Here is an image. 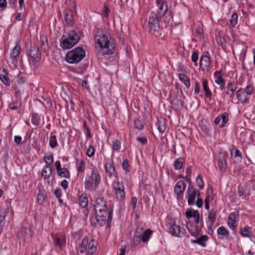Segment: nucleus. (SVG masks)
I'll return each instance as SVG.
<instances>
[{
    "label": "nucleus",
    "mask_w": 255,
    "mask_h": 255,
    "mask_svg": "<svg viewBox=\"0 0 255 255\" xmlns=\"http://www.w3.org/2000/svg\"><path fill=\"white\" fill-rule=\"evenodd\" d=\"M94 205L98 223L100 226H103L107 223L108 227H110L112 219L113 210H109L106 202L101 198L96 199Z\"/></svg>",
    "instance_id": "f257e3e1"
},
{
    "label": "nucleus",
    "mask_w": 255,
    "mask_h": 255,
    "mask_svg": "<svg viewBox=\"0 0 255 255\" xmlns=\"http://www.w3.org/2000/svg\"><path fill=\"white\" fill-rule=\"evenodd\" d=\"M110 37L109 34L104 32L102 29H97L95 35V41L96 44H98L101 51H102L104 55L112 54L114 52L115 45L110 41Z\"/></svg>",
    "instance_id": "f03ea898"
},
{
    "label": "nucleus",
    "mask_w": 255,
    "mask_h": 255,
    "mask_svg": "<svg viewBox=\"0 0 255 255\" xmlns=\"http://www.w3.org/2000/svg\"><path fill=\"white\" fill-rule=\"evenodd\" d=\"M161 18L156 13L151 12L147 25L144 24V29L148 30L151 34L158 37L161 35V28L159 25V20Z\"/></svg>",
    "instance_id": "7ed1b4c3"
},
{
    "label": "nucleus",
    "mask_w": 255,
    "mask_h": 255,
    "mask_svg": "<svg viewBox=\"0 0 255 255\" xmlns=\"http://www.w3.org/2000/svg\"><path fill=\"white\" fill-rule=\"evenodd\" d=\"M82 32L70 30L67 34L63 35L61 38L60 46L63 49H69L76 44L80 40Z\"/></svg>",
    "instance_id": "20e7f679"
},
{
    "label": "nucleus",
    "mask_w": 255,
    "mask_h": 255,
    "mask_svg": "<svg viewBox=\"0 0 255 255\" xmlns=\"http://www.w3.org/2000/svg\"><path fill=\"white\" fill-rule=\"evenodd\" d=\"M85 51L82 47H77L67 53L66 60L71 64L77 63L85 57Z\"/></svg>",
    "instance_id": "39448f33"
},
{
    "label": "nucleus",
    "mask_w": 255,
    "mask_h": 255,
    "mask_svg": "<svg viewBox=\"0 0 255 255\" xmlns=\"http://www.w3.org/2000/svg\"><path fill=\"white\" fill-rule=\"evenodd\" d=\"M27 54L31 59L33 63L38 62L41 59V53L38 46L35 44L30 45Z\"/></svg>",
    "instance_id": "423d86ee"
},
{
    "label": "nucleus",
    "mask_w": 255,
    "mask_h": 255,
    "mask_svg": "<svg viewBox=\"0 0 255 255\" xmlns=\"http://www.w3.org/2000/svg\"><path fill=\"white\" fill-rule=\"evenodd\" d=\"M228 154L227 152L220 151L217 158V162L219 169L222 172H225L227 169V158Z\"/></svg>",
    "instance_id": "0eeeda50"
},
{
    "label": "nucleus",
    "mask_w": 255,
    "mask_h": 255,
    "mask_svg": "<svg viewBox=\"0 0 255 255\" xmlns=\"http://www.w3.org/2000/svg\"><path fill=\"white\" fill-rule=\"evenodd\" d=\"M188 193V204L191 206L194 205L196 195L198 197L200 193L199 192L197 193L196 189L192 186H189L187 190Z\"/></svg>",
    "instance_id": "6e6552de"
},
{
    "label": "nucleus",
    "mask_w": 255,
    "mask_h": 255,
    "mask_svg": "<svg viewBox=\"0 0 255 255\" xmlns=\"http://www.w3.org/2000/svg\"><path fill=\"white\" fill-rule=\"evenodd\" d=\"M156 3L158 7L157 15L161 18L166 13L168 9L167 3L164 0H156Z\"/></svg>",
    "instance_id": "1a4fd4ad"
},
{
    "label": "nucleus",
    "mask_w": 255,
    "mask_h": 255,
    "mask_svg": "<svg viewBox=\"0 0 255 255\" xmlns=\"http://www.w3.org/2000/svg\"><path fill=\"white\" fill-rule=\"evenodd\" d=\"M186 184L183 181H178L174 188V193L176 194L177 199L182 197L185 190Z\"/></svg>",
    "instance_id": "9d476101"
},
{
    "label": "nucleus",
    "mask_w": 255,
    "mask_h": 255,
    "mask_svg": "<svg viewBox=\"0 0 255 255\" xmlns=\"http://www.w3.org/2000/svg\"><path fill=\"white\" fill-rule=\"evenodd\" d=\"M237 97L239 101L241 103L247 102L249 99V96L246 93L244 89L241 88L237 92Z\"/></svg>",
    "instance_id": "9b49d317"
},
{
    "label": "nucleus",
    "mask_w": 255,
    "mask_h": 255,
    "mask_svg": "<svg viewBox=\"0 0 255 255\" xmlns=\"http://www.w3.org/2000/svg\"><path fill=\"white\" fill-rule=\"evenodd\" d=\"M0 79L6 86L10 85V82L7 76V72L5 68L0 69Z\"/></svg>",
    "instance_id": "f8f14e48"
},
{
    "label": "nucleus",
    "mask_w": 255,
    "mask_h": 255,
    "mask_svg": "<svg viewBox=\"0 0 255 255\" xmlns=\"http://www.w3.org/2000/svg\"><path fill=\"white\" fill-rule=\"evenodd\" d=\"M55 245L59 248H61L63 245L65 244L66 239L63 235H58L54 238Z\"/></svg>",
    "instance_id": "ddd939ff"
},
{
    "label": "nucleus",
    "mask_w": 255,
    "mask_h": 255,
    "mask_svg": "<svg viewBox=\"0 0 255 255\" xmlns=\"http://www.w3.org/2000/svg\"><path fill=\"white\" fill-rule=\"evenodd\" d=\"M208 80L206 79L203 80V89L204 91L205 92V98L211 100L212 96V92H211L209 87H208Z\"/></svg>",
    "instance_id": "4468645a"
},
{
    "label": "nucleus",
    "mask_w": 255,
    "mask_h": 255,
    "mask_svg": "<svg viewBox=\"0 0 255 255\" xmlns=\"http://www.w3.org/2000/svg\"><path fill=\"white\" fill-rule=\"evenodd\" d=\"M169 231L172 235L177 237L180 236V234L181 232L180 226L176 225L174 223L170 227Z\"/></svg>",
    "instance_id": "2eb2a0df"
},
{
    "label": "nucleus",
    "mask_w": 255,
    "mask_h": 255,
    "mask_svg": "<svg viewBox=\"0 0 255 255\" xmlns=\"http://www.w3.org/2000/svg\"><path fill=\"white\" fill-rule=\"evenodd\" d=\"M218 235L222 236V237H219V239H223L225 238L226 239H229V233L228 231L223 226L220 227L217 230Z\"/></svg>",
    "instance_id": "dca6fc26"
},
{
    "label": "nucleus",
    "mask_w": 255,
    "mask_h": 255,
    "mask_svg": "<svg viewBox=\"0 0 255 255\" xmlns=\"http://www.w3.org/2000/svg\"><path fill=\"white\" fill-rule=\"evenodd\" d=\"M235 215L233 213L230 214L228 217V224L232 230H234L236 227V223L235 222Z\"/></svg>",
    "instance_id": "f3484780"
},
{
    "label": "nucleus",
    "mask_w": 255,
    "mask_h": 255,
    "mask_svg": "<svg viewBox=\"0 0 255 255\" xmlns=\"http://www.w3.org/2000/svg\"><path fill=\"white\" fill-rule=\"evenodd\" d=\"M177 93L175 94L172 95V93L170 94V102L172 104L180 105L181 107L183 106V101L181 99L178 98Z\"/></svg>",
    "instance_id": "a211bd4d"
},
{
    "label": "nucleus",
    "mask_w": 255,
    "mask_h": 255,
    "mask_svg": "<svg viewBox=\"0 0 255 255\" xmlns=\"http://www.w3.org/2000/svg\"><path fill=\"white\" fill-rule=\"evenodd\" d=\"M65 20L66 23L69 25H72L73 23V16L72 12L71 10H66L64 12Z\"/></svg>",
    "instance_id": "6ab92c4d"
},
{
    "label": "nucleus",
    "mask_w": 255,
    "mask_h": 255,
    "mask_svg": "<svg viewBox=\"0 0 255 255\" xmlns=\"http://www.w3.org/2000/svg\"><path fill=\"white\" fill-rule=\"evenodd\" d=\"M208 240V237L206 235L202 236L201 237L199 238H197V240H192V243H196L200 245H201L202 247H205L206 243L205 242Z\"/></svg>",
    "instance_id": "aec40b11"
},
{
    "label": "nucleus",
    "mask_w": 255,
    "mask_h": 255,
    "mask_svg": "<svg viewBox=\"0 0 255 255\" xmlns=\"http://www.w3.org/2000/svg\"><path fill=\"white\" fill-rule=\"evenodd\" d=\"M240 233L243 237H250L252 236L251 229L248 226L244 227L240 229Z\"/></svg>",
    "instance_id": "412c9836"
},
{
    "label": "nucleus",
    "mask_w": 255,
    "mask_h": 255,
    "mask_svg": "<svg viewBox=\"0 0 255 255\" xmlns=\"http://www.w3.org/2000/svg\"><path fill=\"white\" fill-rule=\"evenodd\" d=\"M178 77H179L180 80L182 83H184V84L187 88H189L190 87V84L189 78L185 74H183V73L179 74Z\"/></svg>",
    "instance_id": "4be33fe9"
},
{
    "label": "nucleus",
    "mask_w": 255,
    "mask_h": 255,
    "mask_svg": "<svg viewBox=\"0 0 255 255\" xmlns=\"http://www.w3.org/2000/svg\"><path fill=\"white\" fill-rule=\"evenodd\" d=\"M231 155L234 156V158H237V160H239L240 161H241L242 159V153L238 149L234 147L231 150Z\"/></svg>",
    "instance_id": "5701e85b"
},
{
    "label": "nucleus",
    "mask_w": 255,
    "mask_h": 255,
    "mask_svg": "<svg viewBox=\"0 0 255 255\" xmlns=\"http://www.w3.org/2000/svg\"><path fill=\"white\" fill-rule=\"evenodd\" d=\"M210 59L207 55H204L200 59V66L203 65L204 67L207 68L210 64Z\"/></svg>",
    "instance_id": "b1692460"
},
{
    "label": "nucleus",
    "mask_w": 255,
    "mask_h": 255,
    "mask_svg": "<svg viewBox=\"0 0 255 255\" xmlns=\"http://www.w3.org/2000/svg\"><path fill=\"white\" fill-rule=\"evenodd\" d=\"M79 204L82 207H85L88 202V200L86 194H82L79 198Z\"/></svg>",
    "instance_id": "393cba45"
},
{
    "label": "nucleus",
    "mask_w": 255,
    "mask_h": 255,
    "mask_svg": "<svg viewBox=\"0 0 255 255\" xmlns=\"http://www.w3.org/2000/svg\"><path fill=\"white\" fill-rule=\"evenodd\" d=\"M21 51V48L19 45H16L12 50V52L10 54V58H16L18 57Z\"/></svg>",
    "instance_id": "a878e982"
},
{
    "label": "nucleus",
    "mask_w": 255,
    "mask_h": 255,
    "mask_svg": "<svg viewBox=\"0 0 255 255\" xmlns=\"http://www.w3.org/2000/svg\"><path fill=\"white\" fill-rule=\"evenodd\" d=\"M236 88L237 87L235 85L234 82H230L228 84L227 91L226 92V94L227 95H229L230 94V92H231V97H232V95L236 90Z\"/></svg>",
    "instance_id": "bb28decb"
},
{
    "label": "nucleus",
    "mask_w": 255,
    "mask_h": 255,
    "mask_svg": "<svg viewBox=\"0 0 255 255\" xmlns=\"http://www.w3.org/2000/svg\"><path fill=\"white\" fill-rule=\"evenodd\" d=\"M105 167L107 174H109V175L116 174L115 168L111 164L107 163L105 164Z\"/></svg>",
    "instance_id": "cd10ccee"
},
{
    "label": "nucleus",
    "mask_w": 255,
    "mask_h": 255,
    "mask_svg": "<svg viewBox=\"0 0 255 255\" xmlns=\"http://www.w3.org/2000/svg\"><path fill=\"white\" fill-rule=\"evenodd\" d=\"M85 161L84 160L81 159L80 161H79L77 159V170L79 173H82V172H83L85 168Z\"/></svg>",
    "instance_id": "c85d7f7f"
},
{
    "label": "nucleus",
    "mask_w": 255,
    "mask_h": 255,
    "mask_svg": "<svg viewBox=\"0 0 255 255\" xmlns=\"http://www.w3.org/2000/svg\"><path fill=\"white\" fill-rule=\"evenodd\" d=\"M208 218L210 221V228L212 227L214 225V222L216 218V212L214 211H211L209 213Z\"/></svg>",
    "instance_id": "c756f323"
},
{
    "label": "nucleus",
    "mask_w": 255,
    "mask_h": 255,
    "mask_svg": "<svg viewBox=\"0 0 255 255\" xmlns=\"http://www.w3.org/2000/svg\"><path fill=\"white\" fill-rule=\"evenodd\" d=\"M94 184V177L93 176H88L85 178L86 188L91 189Z\"/></svg>",
    "instance_id": "7c9ffc66"
},
{
    "label": "nucleus",
    "mask_w": 255,
    "mask_h": 255,
    "mask_svg": "<svg viewBox=\"0 0 255 255\" xmlns=\"http://www.w3.org/2000/svg\"><path fill=\"white\" fill-rule=\"evenodd\" d=\"M157 125L158 126V128L159 132L161 133H163L166 129V124L165 121L164 120H158Z\"/></svg>",
    "instance_id": "2f4dec72"
},
{
    "label": "nucleus",
    "mask_w": 255,
    "mask_h": 255,
    "mask_svg": "<svg viewBox=\"0 0 255 255\" xmlns=\"http://www.w3.org/2000/svg\"><path fill=\"white\" fill-rule=\"evenodd\" d=\"M215 83L220 85V88L221 90H223L225 89V82L224 79L222 77H217L215 80Z\"/></svg>",
    "instance_id": "473e14b6"
},
{
    "label": "nucleus",
    "mask_w": 255,
    "mask_h": 255,
    "mask_svg": "<svg viewBox=\"0 0 255 255\" xmlns=\"http://www.w3.org/2000/svg\"><path fill=\"white\" fill-rule=\"evenodd\" d=\"M184 159L183 158H179L174 161V168L175 169H180L182 168Z\"/></svg>",
    "instance_id": "72a5a7b5"
},
{
    "label": "nucleus",
    "mask_w": 255,
    "mask_h": 255,
    "mask_svg": "<svg viewBox=\"0 0 255 255\" xmlns=\"http://www.w3.org/2000/svg\"><path fill=\"white\" fill-rule=\"evenodd\" d=\"M115 190H116V194L117 196V198L123 199L125 197V194L124 187L117 188V189Z\"/></svg>",
    "instance_id": "f704fd0d"
},
{
    "label": "nucleus",
    "mask_w": 255,
    "mask_h": 255,
    "mask_svg": "<svg viewBox=\"0 0 255 255\" xmlns=\"http://www.w3.org/2000/svg\"><path fill=\"white\" fill-rule=\"evenodd\" d=\"M151 233H152V231L151 230H150V229L146 230L143 232V234L142 236L141 240H142V242H146L148 240V239L149 236H150V235L151 234Z\"/></svg>",
    "instance_id": "c9c22d12"
},
{
    "label": "nucleus",
    "mask_w": 255,
    "mask_h": 255,
    "mask_svg": "<svg viewBox=\"0 0 255 255\" xmlns=\"http://www.w3.org/2000/svg\"><path fill=\"white\" fill-rule=\"evenodd\" d=\"M50 175L52 174V168L50 165L44 166L41 172V175Z\"/></svg>",
    "instance_id": "e433bc0d"
},
{
    "label": "nucleus",
    "mask_w": 255,
    "mask_h": 255,
    "mask_svg": "<svg viewBox=\"0 0 255 255\" xmlns=\"http://www.w3.org/2000/svg\"><path fill=\"white\" fill-rule=\"evenodd\" d=\"M49 144L51 147L54 148L58 145L56 135H51L50 137Z\"/></svg>",
    "instance_id": "4c0bfd02"
},
{
    "label": "nucleus",
    "mask_w": 255,
    "mask_h": 255,
    "mask_svg": "<svg viewBox=\"0 0 255 255\" xmlns=\"http://www.w3.org/2000/svg\"><path fill=\"white\" fill-rule=\"evenodd\" d=\"M134 128L139 130H141L143 128V124L139 119H136L134 120Z\"/></svg>",
    "instance_id": "58836bf2"
},
{
    "label": "nucleus",
    "mask_w": 255,
    "mask_h": 255,
    "mask_svg": "<svg viewBox=\"0 0 255 255\" xmlns=\"http://www.w3.org/2000/svg\"><path fill=\"white\" fill-rule=\"evenodd\" d=\"M221 120L222 121V126H223L228 121L229 116L227 113H224L220 115Z\"/></svg>",
    "instance_id": "ea45409f"
},
{
    "label": "nucleus",
    "mask_w": 255,
    "mask_h": 255,
    "mask_svg": "<svg viewBox=\"0 0 255 255\" xmlns=\"http://www.w3.org/2000/svg\"><path fill=\"white\" fill-rule=\"evenodd\" d=\"M123 168L124 170L128 172H129L130 170V166L127 159L123 160L122 164Z\"/></svg>",
    "instance_id": "a19ab883"
},
{
    "label": "nucleus",
    "mask_w": 255,
    "mask_h": 255,
    "mask_svg": "<svg viewBox=\"0 0 255 255\" xmlns=\"http://www.w3.org/2000/svg\"><path fill=\"white\" fill-rule=\"evenodd\" d=\"M238 18V15L237 13H234L232 14L231 16V19L230 20L231 24L232 25V26H235L237 23Z\"/></svg>",
    "instance_id": "79ce46f5"
},
{
    "label": "nucleus",
    "mask_w": 255,
    "mask_h": 255,
    "mask_svg": "<svg viewBox=\"0 0 255 255\" xmlns=\"http://www.w3.org/2000/svg\"><path fill=\"white\" fill-rule=\"evenodd\" d=\"M44 161L46 164L48 165H50L53 163V156L52 154L49 155L48 156L44 157Z\"/></svg>",
    "instance_id": "37998d69"
},
{
    "label": "nucleus",
    "mask_w": 255,
    "mask_h": 255,
    "mask_svg": "<svg viewBox=\"0 0 255 255\" xmlns=\"http://www.w3.org/2000/svg\"><path fill=\"white\" fill-rule=\"evenodd\" d=\"M58 175H62L63 174L64 175H69V171L66 168H61L59 171H57Z\"/></svg>",
    "instance_id": "c03bdc74"
},
{
    "label": "nucleus",
    "mask_w": 255,
    "mask_h": 255,
    "mask_svg": "<svg viewBox=\"0 0 255 255\" xmlns=\"http://www.w3.org/2000/svg\"><path fill=\"white\" fill-rule=\"evenodd\" d=\"M45 195L43 193H38L37 197L38 203L40 204H42L45 200Z\"/></svg>",
    "instance_id": "a18cd8bd"
},
{
    "label": "nucleus",
    "mask_w": 255,
    "mask_h": 255,
    "mask_svg": "<svg viewBox=\"0 0 255 255\" xmlns=\"http://www.w3.org/2000/svg\"><path fill=\"white\" fill-rule=\"evenodd\" d=\"M121 145V142L118 139L113 142V147L115 150H118L120 148Z\"/></svg>",
    "instance_id": "49530a36"
},
{
    "label": "nucleus",
    "mask_w": 255,
    "mask_h": 255,
    "mask_svg": "<svg viewBox=\"0 0 255 255\" xmlns=\"http://www.w3.org/2000/svg\"><path fill=\"white\" fill-rule=\"evenodd\" d=\"M95 152V149L92 145H90L88 149L87 150V155L89 157H92L94 155Z\"/></svg>",
    "instance_id": "de8ad7c7"
},
{
    "label": "nucleus",
    "mask_w": 255,
    "mask_h": 255,
    "mask_svg": "<svg viewBox=\"0 0 255 255\" xmlns=\"http://www.w3.org/2000/svg\"><path fill=\"white\" fill-rule=\"evenodd\" d=\"M193 217L195 218V221L196 224H198L200 221V215L197 210L193 211Z\"/></svg>",
    "instance_id": "09e8293b"
},
{
    "label": "nucleus",
    "mask_w": 255,
    "mask_h": 255,
    "mask_svg": "<svg viewBox=\"0 0 255 255\" xmlns=\"http://www.w3.org/2000/svg\"><path fill=\"white\" fill-rule=\"evenodd\" d=\"M244 89L246 91V93H247V94L248 95V96H250L251 95H252V94L253 93V92L254 91V88H253V86H248Z\"/></svg>",
    "instance_id": "8fccbe9b"
},
{
    "label": "nucleus",
    "mask_w": 255,
    "mask_h": 255,
    "mask_svg": "<svg viewBox=\"0 0 255 255\" xmlns=\"http://www.w3.org/2000/svg\"><path fill=\"white\" fill-rule=\"evenodd\" d=\"M200 127L201 129L206 133H208L209 131L208 128L207 127L206 125L204 124L203 122H202L201 124H200Z\"/></svg>",
    "instance_id": "3c124183"
},
{
    "label": "nucleus",
    "mask_w": 255,
    "mask_h": 255,
    "mask_svg": "<svg viewBox=\"0 0 255 255\" xmlns=\"http://www.w3.org/2000/svg\"><path fill=\"white\" fill-rule=\"evenodd\" d=\"M136 140L142 145H146L147 143L146 137H137Z\"/></svg>",
    "instance_id": "603ef678"
},
{
    "label": "nucleus",
    "mask_w": 255,
    "mask_h": 255,
    "mask_svg": "<svg viewBox=\"0 0 255 255\" xmlns=\"http://www.w3.org/2000/svg\"><path fill=\"white\" fill-rule=\"evenodd\" d=\"M198 53L197 51H193L192 53V55L191 56L192 61L193 62H196L198 61Z\"/></svg>",
    "instance_id": "864d4df0"
},
{
    "label": "nucleus",
    "mask_w": 255,
    "mask_h": 255,
    "mask_svg": "<svg viewBox=\"0 0 255 255\" xmlns=\"http://www.w3.org/2000/svg\"><path fill=\"white\" fill-rule=\"evenodd\" d=\"M4 216H0V234L1 233L2 229L4 225Z\"/></svg>",
    "instance_id": "5fc2aeb1"
},
{
    "label": "nucleus",
    "mask_w": 255,
    "mask_h": 255,
    "mask_svg": "<svg viewBox=\"0 0 255 255\" xmlns=\"http://www.w3.org/2000/svg\"><path fill=\"white\" fill-rule=\"evenodd\" d=\"M113 187L114 189H117V188L124 187L123 184L121 183L119 181L114 182Z\"/></svg>",
    "instance_id": "6e6d98bb"
},
{
    "label": "nucleus",
    "mask_w": 255,
    "mask_h": 255,
    "mask_svg": "<svg viewBox=\"0 0 255 255\" xmlns=\"http://www.w3.org/2000/svg\"><path fill=\"white\" fill-rule=\"evenodd\" d=\"M88 243V238L85 237L83 239V241L82 242V243H81V246H80V249H83V248H85L86 247V249Z\"/></svg>",
    "instance_id": "4d7b16f0"
},
{
    "label": "nucleus",
    "mask_w": 255,
    "mask_h": 255,
    "mask_svg": "<svg viewBox=\"0 0 255 255\" xmlns=\"http://www.w3.org/2000/svg\"><path fill=\"white\" fill-rule=\"evenodd\" d=\"M223 75L224 72L222 69H221L219 71H217L214 73V76L216 77V79L217 77H219L223 78Z\"/></svg>",
    "instance_id": "13d9d810"
},
{
    "label": "nucleus",
    "mask_w": 255,
    "mask_h": 255,
    "mask_svg": "<svg viewBox=\"0 0 255 255\" xmlns=\"http://www.w3.org/2000/svg\"><path fill=\"white\" fill-rule=\"evenodd\" d=\"M2 181V182L1 183L2 185L3 186H7L8 184V181L7 179L6 178V176H0V181Z\"/></svg>",
    "instance_id": "bf43d9fd"
},
{
    "label": "nucleus",
    "mask_w": 255,
    "mask_h": 255,
    "mask_svg": "<svg viewBox=\"0 0 255 255\" xmlns=\"http://www.w3.org/2000/svg\"><path fill=\"white\" fill-rule=\"evenodd\" d=\"M54 193L57 198H59L61 196L62 191L60 188H57L54 190Z\"/></svg>",
    "instance_id": "052dcab7"
},
{
    "label": "nucleus",
    "mask_w": 255,
    "mask_h": 255,
    "mask_svg": "<svg viewBox=\"0 0 255 255\" xmlns=\"http://www.w3.org/2000/svg\"><path fill=\"white\" fill-rule=\"evenodd\" d=\"M185 215L187 218H190L193 217V211L191 210L188 209L185 212Z\"/></svg>",
    "instance_id": "680f3d73"
},
{
    "label": "nucleus",
    "mask_w": 255,
    "mask_h": 255,
    "mask_svg": "<svg viewBox=\"0 0 255 255\" xmlns=\"http://www.w3.org/2000/svg\"><path fill=\"white\" fill-rule=\"evenodd\" d=\"M187 229L188 231L190 232V233L192 236H194L196 238H198V237L199 236V233H198V232H197L196 230H195V231H192L191 230L189 229L188 227H187Z\"/></svg>",
    "instance_id": "e2e57ef3"
},
{
    "label": "nucleus",
    "mask_w": 255,
    "mask_h": 255,
    "mask_svg": "<svg viewBox=\"0 0 255 255\" xmlns=\"http://www.w3.org/2000/svg\"><path fill=\"white\" fill-rule=\"evenodd\" d=\"M8 107L11 110H18L19 108V105L14 103H10Z\"/></svg>",
    "instance_id": "0e129e2a"
},
{
    "label": "nucleus",
    "mask_w": 255,
    "mask_h": 255,
    "mask_svg": "<svg viewBox=\"0 0 255 255\" xmlns=\"http://www.w3.org/2000/svg\"><path fill=\"white\" fill-rule=\"evenodd\" d=\"M46 43H45L44 42V40H43L42 39H40L41 46V48L42 49H43L44 50H46V48L47 47L48 43H47V40H46Z\"/></svg>",
    "instance_id": "69168bd1"
},
{
    "label": "nucleus",
    "mask_w": 255,
    "mask_h": 255,
    "mask_svg": "<svg viewBox=\"0 0 255 255\" xmlns=\"http://www.w3.org/2000/svg\"><path fill=\"white\" fill-rule=\"evenodd\" d=\"M43 104L45 106H51L52 103L50 98H47L46 99H44V102H43Z\"/></svg>",
    "instance_id": "338daca9"
},
{
    "label": "nucleus",
    "mask_w": 255,
    "mask_h": 255,
    "mask_svg": "<svg viewBox=\"0 0 255 255\" xmlns=\"http://www.w3.org/2000/svg\"><path fill=\"white\" fill-rule=\"evenodd\" d=\"M196 205L198 208H201L203 205V200L201 198H198L196 202Z\"/></svg>",
    "instance_id": "774afa93"
}]
</instances>
